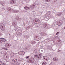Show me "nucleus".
Returning <instances> with one entry per match:
<instances>
[{"instance_id":"25","label":"nucleus","mask_w":65,"mask_h":65,"mask_svg":"<svg viewBox=\"0 0 65 65\" xmlns=\"http://www.w3.org/2000/svg\"><path fill=\"white\" fill-rule=\"evenodd\" d=\"M10 10H10V11H12V9H10Z\"/></svg>"},{"instance_id":"27","label":"nucleus","mask_w":65,"mask_h":65,"mask_svg":"<svg viewBox=\"0 0 65 65\" xmlns=\"http://www.w3.org/2000/svg\"><path fill=\"white\" fill-rule=\"evenodd\" d=\"M19 61H21V60H19Z\"/></svg>"},{"instance_id":"2","label":"nucleus","mask_w":65,"mask_h":65,"mask_svg":"<svg viewBox=\"0 0 65 65\" xmlns=\"http://www.w3.org/2000/svg\"><path fill=\"white\" fill-rule=\"evenodd\" d=\"M5 47H10V45L9 44V43H6L5 44Z\"/></svg>"},{"instance_id":"12","label":"nucleus","mask_w":65,"mask_h":65,"mask_svg":"<svg viewBox=\"0 0 65 65\" xmlns=\"http://www.w3.org/2000/svg\"><path fill=\"white\" fill-rule=\"evenodd\" d=\"M56 58H54L53 59V60L54 61H55V62H56Z\"/></svg>"},{"instance_id":"3","label":"nucleus","mask_w":65,"mask_h":65,"mask_svg":"<svg viewBox=\"0 0 65 65\" xmlns=\"http://www.w3.org/2000/svg\"><path fill=\"white\" fill-rule=\"evenodd\" d=\"M12 2L13 3H16V2L15 0H10V3L11 4H12Z\"/></svg>"},{"instance_id":"22","label":"nucleus","mask_w":65,"mask_h":65,"mask_svg":"<svg viewBox=\"0 0 65 65\" xmlns=\"http://www.w3.org/2000/svg\"><path fill=\"white\" fill-rule=\"evenodd\" d=\"M13 65H16V63H15L14 62L13 63Z\"/></svg>"},{"instance_id":"13","label":"nucleus","mask_w":65,"mask_h":65,"mask_svg":"<svg viewBox=\"0 0 65 65\" xmlns=\"http://www.w3.org/2000/svg\"><path fill=\"white\" fill-rule=\"evenodd\" d=\"M62 14V13H59L58 14V15L59 16H60Z\"/></svg>"},{"instance_id":"11","label":"nucleus","mask_w":65,"mask_h":65,"mask_svg":"<svg viewBox=\"0 0 65 65\" xmlns=\"http://www.w3.org/2000/svg\"><path fill=\"white\" fill-rule=\"evenodd\" d=\"M44 60H46V61L48 60V59L47 58H46V57H44Z\"/></svg>"},{"instance_id":"9","label":"nucleus","mask_w":65,"mask_h":65,"mask_svg":"<svg viewBox=\"0 0 65 65\" xmlns=\"http://www.w3.org/2000/svg\"><path fill=\"white\" fill-rule=\"evenodd\" d=\"M37 57H38L39 59H41V55L40 54H39V55L37 56Z\"/></svg>"},{"instance_id":"8","label":"nucleus","mask_w":65,"mask_h":65,"mask_svg":"<svg viewBox=\"0 0 65 65\" xmlns=\"http://www.w3.org/2000/svg\"><path fill=\"white\" fill-rule=\"evenodd\" d=\"M25 9H30L29 7H28L27 6H26L24 7Z\"/></svg>"},{"instance_id":"29","label":"nucleus","mask_w":65,"mask_h":65,"mask_svg":"<svg viewBox=\"0 0 65 65\" xmlns=\"http://www.w3.org/2000/svg\"><path fill=\"white\" fill-rule=\"evenodd\" d=\"M35 21H36V20H35Z\"/></svg>"},{"instance_id":"19","label":"nucleus","mask_w":65,"mask_h":65,"mask_svg":"<svg viewBox=\"0 0 65 65\" xmlns=\"http://www.w3.org/2000/svg\"><path fill=\"white\" fill-rule=\"evenodd\" d=\"M58 60H59V59H58V58H56V62L58 61Z\"/></svg>"},{"instance_id":"21","label":"nucleus","mask_w":65,"mask_h":65,"mask_svg":"<svg viewBox=\"0 0 65 65\" xmlns=\"http://www.w3.org/2000/svg\"><path fill=\"white\" fill-rule=\"evenodd\" d=\"M59 33V32H57V33L56 34V35H58V34Z\"/></svg>"},{"instance_id":"20","label":"nucleus","mask_w":65,"mask_h":65,"mask_svg":"<svg viewBox=\"0 0 65 65\" xmlns=\"http://www.w3.org/2000/svg\"><path fill=\"white\" fill-rule=\"evenodd\" d=\"M37 56H38L37 55H35L34 56V57L35 58V57H37Z\"/></svg>"},{"instance_id":"14","label":"nucleus","mask_w":65,"mask_h":65,"mask_svg":"<svg viewBox=\"0 0 65 65\" xmlns=\"http://www.w3.org/2000/svg\"><path fill=\"white\" fill-rule=\"evenodd\" d=\"M3 49H4V50H8V49L7 48H3Z\"/></svg>"},{"instance_id":"4","label":"nucleus","mask_w":65,"mask_h":65,"mask_svg":"<svg viewBox=\"0 0 65 65\" xmlns=\"http://www.w3.org/2000/svg\"><path fill=\"white\" fill-rule=\"evenodd\" d=\"M0 28L2 31H4L5 30V27H4L3 26H1Z\"/></svg>"},{"instance_id":"15","label":"nucleus","mask_w":65,"mask_h":65,"mask_svg":"<svg viewBox=\"0 0 65 65\" xmlns=\"http://www.w3.org/2000/svg\"><path fill=\"white\" fill-rule=\"evenodd\" d=\"M2 40H1V39H0V43H2Z\"/></svg>"},{"instance_id":"7","label":"nucleus","mask_w":65,"mask_h":65,"mask_svg":"<svg viewBox=\"0 0 65 65\" xmlns=\"http://www.w3.org/2000/svg\"><path fill=\"white\" fill-rule=\"evenodd\" d=\"M14 55V53H12L11 54L10 57H13Z\"/></svg>"},{"instance_id":"6","label":"nucleus","mask_w":65,"mask_h":65,"mask_svg":"<svg viewBox=\"0 0 65 65\" xmlns=\"http://www.w3.org/2000/svg\"><path fill=\"white\" fill-rule=\"evenodd\" d=\"M1 39L2 40V42H5V41H6V39L4 38Z\"/></svg>"},{"instance_id":"18","label":"nucleus","mask_w":65,"mask_h":65,"mask_svg":"<svg viewBox=\"0 0 65 65\" xmlns=\"http://www.w3.org/2000/svg\"><path fill=\"white\" fill-rule=\"evenodd\" d=\"M17 59H14V61L15 62V61H17Z\"/></svg>"},{"instance_id":"17","label":"nucleus","mask_w":65,"mask_h":65,"mask_svg":"<svg viewBox=\"0 0 65 65\" xmlns=\"http://www.w3.org/2000/svg\"><path fill=\"white\" fill-rule=\"evenodd\" d=\"M45 0V1H46V2H50V1L51 0Z\"/></svg>"},{"instance_id":"23","label":"nucleus","mask_w":65,"mask_h":65,"mask_svg":"<svg viewBox=\"0 0 65 65\" xmlns=\"http://www.w3.org/2000/svg\"><path fill=\"white\" fill-rule=\"evenodd\" d=\"M17 17V18H18V19H17V20H18V19H19V17Z\"/></svg>"},{"instance_id":"24","label":"nucleus","mask_w":65,"mask_h":65,"mask_svg":"<svg viewBox=\"0 0 65 65\" xmlns=\"http://www.w3.org/2000/svg\"><path fill=\"white\" fill-rule=\"evenodd\" d=\"M36 38H37V37H38V36H36Z\"/></svg>"},{"instance_id":"16","label":"nucleus","mask_w":65,"mask_h":65,"mask_svg":"<svg viewBox=\"0 0 65 65\" xmlns=\"http://www.w3.org/2000/svg\"><path fill=\"white\" fill-rule=\"evenodd\" d=\"M29 56H27L26 57V59H28V58H29Z\"/></svg>"},{"instance_id":"1","label":"nucleus","mask_w":65,"mask_h":65,"mask_svg":"<svg viewBox=\"0 0 65 65\" xmlns=\"http://www.w3.org/2000/svg\"><path fill=\"white\" fill-rule=\"evenodd\" d=\"M18 54L20 55H24L25 54V52L23 51H20L18 52Z\"/></svg>"},{"instance_id":"28","label":"nucleus","mask_w":65,"mask_h":65,"mask_svg":"<svg viewBox=\"0 0 65 65\" xmlns=\"http://www.w3.org/2000/svg\"><path fill=\"white\" fill-rule=\"evenodd\" d=\"M64 29H65V27H64Z\"/></svg>"},{"instance_id":"26","label":"nucleus","mask_w":65,"mask_h":65,"mask_svg":"<svg viewBox=\"0 0 65 65\" xmlns=\"http://www.w3.org/2000/svg\"><path fill=\"white\" fill-rule=\"evenodd\" d=\"M21 58H19V59H20V60H21Z\"/></svg>"},{"instance_id":"5","label":"nucleus","mask_w":65,"mask_h":65,"mask_svg":"<svg viewBox=\"0 0 65 65\" xmlns=\"http://www.w3.org/2000/svg\"><path fill=\"white\" fill-rule=\"evenodd\" d=\"M62 23L60 22H58L57 23V24L58 25V26H61V25H62Z\"/></svg>"},{"instance_id":"10","label":"nucleus","mask_w":65,"mask_h":65,"mask_svg":"<svg viewBox=\"0 0 65 65\" xmlns=\"http://www.w3.org/2000/svg\"><path fill=\"white\" fill-rule=\"evenodd\" d=\"M42 65H46V62H44L42 63Z\"/></svg>"}]
</instances>
